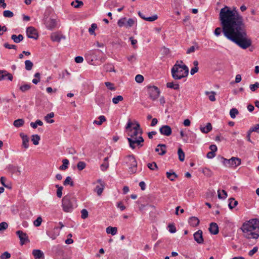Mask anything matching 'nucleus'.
<instances>
[{"label":"nucleus","instance_id":"obj_61","mask_svg":"<svg viewBox=\"0 0 259 259\" xmlns=\"http://www.w3.org/2000/svg\"><path fill=\"white\" fill-rule=\"evenodd\" d=\"M11 254L8 252L6 251L4 252L0 256L1 259H8L10 258Z\"/></svg>","mask_w":259,"mask_h":259},{"label":"nucleus","instance_id":"obj_9","mask_svg":"<svg viewBox=\"0 0 259 259\" xmlns=\"http://www.w3.org/2000/svg\"><path fill=\"white\" fill-rule=\"evenodd\" d=\"M44 23L46 27L50 30H52L56 26V20L55 19L46 17L44 19Z\"/></svg>","mask_w":259,"mask_h":259},{"label":"nucleus","instance_id":"obj_15","mask_svg":"<svg viewBox=\"0 0 259 259\" xmlns=\"http://www.w3.org/2000/svg\"><path fill=\"white\" fill-rule=\"evenodd\" d=\"M32 254L35 259H44L45 258L44 252L39 249L33 250Z\"/></svg>","mask_w":259,"mask_h":259},{"label":"nucleus","instance_id":"obj_26","mask_svg":"<svg viewBox=\"0 0 259 259\" xmlns=\"http://www.w3.org/2000/svg\"><path fill=\"white\" fill-rule=\"evenodd\" d=\"M62 36L57 33H53L51 35V39L53 41L59 42L61 40Z\"/></svg>","mask_w":259,"mask_h":259},{"label":"nucleus","instance_id":"obj_55","mask_svg":"<svg viewBox=\"0 0 259 259\" xmlns=\"http://www.w3.org/2000/svg\"><path fill=\"white\" fill-rule=\"evenodd\" d=\"M158 18V16L156 15H153L151 17H146L144 18V20L149 22H152L156 20Z\"/></svg>","mask_w":259,"mask_h":259},{"label":"nucleus","instance_id":"obj_52","mask_svg":"<svg viewBox=\"0 0 259 259\" xmlns=\"http://www.w3.org/2000/svg\"><path fill=\"white\" fill-rule=\"evenodd\" d=\"M126 18H122L118 21L117 24L119 27L125 26Z\"/></svg>","mask_w":259,"mask_h":259},{"label":"nucleus","instance_id":"obj_63","mask_svg":"<svg viewBox=\"0 0 259 259\" xmlns=\"http://www.w3.org/2000/svg\"><path fill=\"white\" fill-rule=\"evenodd\" d=\"M127 59L128 61L132 63L136 60V55L135 54H133L131 56H127Z\"/></svg>","mask_w":259,"mask_h":259},{"label":"nucleus","instance_id":"obj_54","mask_svg":"<svg viewBox=\"0 0 259 259\" xmlns=\"http://www.w3.org/2000/svg\"><path fill=\"white\" fill-rule=\"evenodd\" d=\"M249 88L252 92H254L257 89L259 88V82H256L254 84H250Z\"/></svg>","mask_w":259,"mask_h":259},{"label":"nucleus","instance_id":"obj_1","mask_svg":"<svg viewBox=\"0 0 259 259\" xmlns=\"http://www.w3.org/2000/svg\"><path fill=\"white\" fill-rule=\"evenodd\" d=\"M219 19L222 28L217 27L214 30V33L217 36L223 32L228 39L243 49L251 46V40L247 36L243 18L235 9L231 10L227 6L222 8Z\"/></svg>","mask_w":259,"mask_h":259},{"label":"nucleus","instance_id":"obj_3","mask_svg":"<svg viewBox=\"0 0 259 259\" xmlns=\"http://www.w3.org/2000/svg\"><path fill=\"white\" fill-rule=\"evenodd\" d=\"M171 72L174 79H181L188 75L189 69L186 65L183 64L182 61H178L171 68Z\"/></svg>","mask_w":259,"mask_h":259},{"label":"nucleus","instance_id":"obj_51","mask_svg":"<svg viewBox=\"0 0 259 259\" xmlns=\"http://www.w3.org/2000/svg\"><path fill=\"white\" fill-rule=\"evenodd\" d=\"M97 28V25L95 23H93L91 25V27L89 29V32L91 34L95 35V30Z\"/></svg>","mask_w":259,"mask_h":259},{"label":"nucleus","instance_id":"obj_12","mask_svg":"<svg viewBox=\"0 0 259 259\" xmlns=\"http://www.w3.org/2000/svg\"><path fill=\"white\" fill-rule=\"evenodd\" d=\"M159 132L162 135L169 136L171 134L172 131L169 125H164L159 128Z\"/></svg>","mask_w":259,"mask_h":259},{"label":"nucleus","instance_id":"obj_44","mask_svg":"<svg viewBox=\"0 0 259 259\" xmlns=\"http://www.w3.org/2000/svg\"><path fill=\"white\" fill-rule=\"evenodd\" d=\"M238 113V111L236 108H232L230 111V115L232 118H235Z\"/></svg>","mask_w":259,"mask_h":259},{"label":"nucleus","instance_id":"obj_53","mask_svg":"<svg viewBox=\"0 0 259 259\" xmlns=\"http://www.w3.org/2000/svg\"><path fill=\"white\" fill-rule=\"evenodd\" d=\"M147 166L149 169L153 170L158 168L157 165L155 162H153L152 163H149L147 164Z\"/></svg>","mask_w":259,"mask_h":259},{"label":"nucleus","instance_id":"obj_8","mask_svg":"<svg viewBox=\"0 0 259 259\" xmlns=\"http://www.w3.org/2000/svg\"><path fill=\"white\" fill-rule=\"evenodd\" d=\"M128 141L129 143L130 147L132 149H135L136 146L142 147L143 144H142L144 142V139L143 137L139 135L138 137V140L137 141H132V139H128Z\"/></svg>","mask_w":259,"mask_h":259},{"label":"nucleus","instance_id":"obj_50","mask_svg":"<svg viewBox=\"0 0 259 259\" xmlns=\"http://www.w3.org/2000/svg\"><path fill=\"white\" fill-rule=\"evenodd\" d=\"M56 187L57 188V196L58 197L61 198L62 195V191L63 190V187L62 186H59L58 185H56Z\"/></svg>","mask_w":259,"mask_h":259},{"label":"nucleus","instance_id":"obj_60","mask_svg":"<svg viewBox=\"0 0 259 259\" xmlns=\"http://www.w3.org/2000/svg\"><path fill=\"white\" fill-rule=\"evenodd\" d=\"M168 228L169 232L171 233H174L177 231L176 227L172 224L168 225Z\"/></svg>","mask_w":259,"mask_h":259},{"label":"nucleus","instance_id":"obj_5","mask_svg":"<svg viewBox=\"0 0 259 259\" xmlns=\"http://www.w3.org/2000/svg\"><path fill=\"white\" fill-rule=\"evenodd\" d=\"M97 51L95 49L88 51L85 55L87 61L91 65H96L97 60Z\"/></svg>","mask_w":259,"mask_h":259},{"label":"nucleus","instance_id":"obj_2","mask_svg":"<svg viewBox=\"0 0 259 259\" xmlns=\"http://www.w3.org/2000/svg\"><path fill=\"white\" fill-rule=\"evenodd\" d=\"M244 237L257 239L259 237V220L251 219L244 223L241 227Z\"/></svg>","mask_w":259,"mask_h":259},{"label":"nucleus","instance_id":"obj_25","mask_svg":"<svg viewBox=\"0 0 259 259\" xmlns=\"http://www.w3.org/2000/svg\"><path fill=\"white\" fill-rule=\"evenodd\" d=\"M98 195H101L105 186V183L101 180H98Z\"/></svg>","mask_w":259,"mask_h":259},{"label":"nucleus","instance_id":"obj_58","mask_svg":"<svg viewBox=\"0 0 259 259\" xmlns=\"http://www.w3.org/2000/svg\"><path fill=\"white\" fill-rule=\"evenodd\" d=\"M135 80L138 83H141L144 80V77L142 75L138 74L135 77Z\"/></svg>","mask_w":259,"mask_h":259},{"label":"nucleus","instance_id":"obj_45","mask_svg":"<svg viewBox=\"0 0 259 259\" xmlns=\"http://www.w3.org/2000/svg\"><path fill=\"white\" fill-rule=\"evenodd\" d=\"M222 193H223V196H222L221 194V190H219L218 191V198L219 199H225L227 198V192L224 190H223L222 191Z\"/></svg>","mask_w":259,"mask_h":259},{"label":"nucleus","instance_id":"obj_13","mask_svg":"<svg viewBox=\"0 0 259 259\" xmlns=\"http://www.w3.org/2000/svg\"><path fill=\"white\" fill-rule=\"evenodd\" d=\"M194 240L199 244L203 243V238L202 236V231L200 230H198L194 234Z\"/></svg>","mask_w":259,"mask_h":259},{"label":"nucleus","instance_id":"obj_14","mask_svg":"<svg viewBox=\"0 0 259 259\" xmlns=\"http://www.w3.org/2000/svg\"><path fill=\"white\" fill-rule=\"evenodd\" d=\"M6 77L11 81L13 78V75L11 73H8L6 70H0V81L6 79Z\"/></svg>","mask_w":259,"mask_h":259},{"label":"nucleus","instance_id":"obj_38","mask_svg":"<svg viewBox=\"0 0 259 259\" xmlns=\"http://www.w3.org/2000/svg\"><path fill=\"white\" fill-rule=\"evenodd\" d=\"M139 134L140 135V133L138 131H134L132 129H130L128 131V136L130 137H139Z\"/></svg>","mask_w":259,"mask_h":259},{"label":"nucleus","instance_id":"obj_29","mask_svg":"<svg viewBox=\"0 0 259 259\" xmlns=\"http://www.w3.org/2000/svg\"><path fill=\"white\" fill-rule=\"evenodd\" d=\"M229 207L230 209H232L233 208H234L237 204L238 202L237 201L235 200L234 198H230L229 199Z\"/></svg>","mask_w":259,"mask_h":259},{"label":"nucleus","instance_id":"obj_11","mask_svg":"<svg viewBox=\"0 0 259 259\" xmlns=\"http://www.w3.org/2000/svg\"><path fill=\"white\" fill-rule=\"evenodd\" d=\"M17 235L18 236L21 244H24L27 242H29L28 237L25 233L22 231L19 230L16 232Z\"/></svg>","mask_w":259,"mask_h":259},{"label":"nucleus","instance_id":"obj_4","mask_svg":"<svg viewBox=\"0 0 259 259\" xmlns=\"http://www.w3.org/2000/svg\"><path fill=\"white\" fill-rule=\"evenodd\" d=\"M77 206L76 199L72 194L67 195L62 199V207L65 212H71Z\"/></svg>","mask_w":259,"mask_h":259},{"label":"nucleus","instance_id":"obj_35","mask_svg":"<svg viewBox=\"0 0 259 259\" xmlns=\"http://www.w3.org/2000/svg\"><path fill=\"white\" fill-rule=\"evenodd\" d=\"M63 164L59 167L60 170H65L68 168V165L69 164V160L67 159H64L62 160Z\"/></svg>","mask_w":259,"mask_h":259},{"label":"nucleus","instance_id":"obj_43","mask_svg":"<svg viewBox=\"0 0 259 259\" xmlns=\"http://www.w3.org/2000/svg\"><path fill=\"white\" fill-rule=\"evenodd\" d=\"M63 185L65 186L70 185L71 186H73V182L72 181L71 178L69 176L66 177V179L63 182Z\"/></svg>","mask_w":259,"mask_h":259},{"label":"nucleus","instance_id":"obj_33","mask_svg":"<svg viewBox=\"0 0 259 259\" xmlns=\"http://www.w3.org/2000/svg\"><path fill=\"white\" fill-rule=\"evenodd\" d=\"M54 117V113L53 112H51L48 114L45 117V119L48 123H53L54 120L53 119L49 120L50 118H53Z\"/></svg>","mask_w":259,"mask_h":259},{"label":"nucleus","instance_id":"obj_62","mask_svg":"<svg viewBox=\"0 0 259 259\" xmlns=\"http://www.w3.org/2000/svg\"><path fill=\"white\" fill-rule=\"evenodd\" d=\"M81 217L83 219H85L88 218V212L85 209H83L81 211Z\"/></svg>","mask_w":259,"mask_h":259},{"label":"nucleus","instance_id":"obj_7","mask_svg":"<svg viewBox=\"0 0 259 259\" xmlns=\"http://www.w3.org/2000/svg\"><path fill=\"white\" fill-rule=\"evenodd\" d=\"M125 161L128 165L130 164V163H133V167H129V171L131 174L135 173L137 170V163L135 157L134 156V155H131L126 156L125 158Z\"/></svg>","mask_w":259,"mask_h":259},{"label":"nucleus","instance_id":"obj_17","mask_svg":"<svg viewBox=\"0 0 259 259\" xmlns=\"http://www.w3.org/2000/svg\"><path fill=\"white\" fill-rule=\"evenodd\" d=\"M209 231L211 234L216 235L219 233V227L218 225L215 223H211L210 224Z\"/></svg>","mask_w":259,"mask_h":259},{"label":"nucleus","instance_id":"obj_23","mask_svg":"<svg viewBox=\"0 0 259 259\" xmlns=\"http://www.w3.org/2000/svg\"><path fill=\"white\" fill-rule=\"evenodd\" d=\"M200 130L203 133L207 134L212 130V126L210 123H207L205 127H200Z\"/></svg>","mask_w":259,"mask_h":259},{"label":"nucleus","instance_id":"obj_10","mask_svg":"<svg viewBox=\"0 0 259 259\" xmlns=\"http://www.w3.org/2000/svg\"><path fill=\"white\" fill-rule=\"evenodd\" d=\"M26 33L29 38L34 39H37L38 38L37 30L33 27H28L26 29Z\"/></svg>","mask_w":259,"mask_h":259},{"label":"nucleus","instance_id":"obj_16","mask_svg":"<svg viewBox=\"0 0 259 259\" xmlns=\"http://www.w3.org/2000/svg\"><path fill=\"white\" fill-rule=\"evenodd\" d=\"M166 146L165 144H159L157 145V147L156 148L155 151L157 152L160 151V152L159 153V155H163L166 152Z\"/></svg>","mask_w":259,"mask_h":259},{"label":"nucleus","instance_id":"obj_37","mask_svg":"<svg viewBox=\"0 0 259 259\" xmlns=\"http://www.w3.org/2000/svg\"><path fill=\"white\" fill-rule=\"evenodd\" d=\"M221 161L223 163V164L227 167H231V160L230 159H227L223 157H221Z\"/></svg>","mask_w":259,"mask_h":259},{"label":"nucleus","instance_id":"obj_27","mask_svg":"<svg viewBox=\"0 0 259 259\" xmlns=\"http://www.w3.org/2000/svg\"><path fill=\"white\" fill-rule=\"evenodd\" d=\"M166 175L167 178L171 181H174L178 177V175L172 171L166 172Z\"/></svg>","mask_w":259,"mask_h":259},{"label":"nucleus","instance_id":"obj_30","mask_svg":"<svg viewBox=\"0 0 259 259\" xmlns=\"http://www.w3.org/2000/svg\"><path fill=\"white\" fill-rule=\"evenodd\" d=\"M205 94L206 95L208 96L209 99L211 101L213 102V101H215V93L214 92H213V91H211V92L206 91L205 92Z\"/></svg>","mask_w":259,"mask_h":259},{"label":"nucleus","instance_id":"obj_64","mask_svg":"<svg viewBox=\"0 0 259 259\" xmlns=\"http://www.w3.org/2000/svg\"><path fill=\"white\" fill-rule=\"evenodd\" d=\"M252 132H256L259 133V124H256L254 127H252L249 129Z\"/></svg>","mask_w":259,"mask_h":259},{"label":"nucleus","instance_id":"obj_47","mask_svg":"<svg viewBox=\"0 0 259 259\" xmlns=\"http://www.w3.org/2000/svg\"><path fill=\"white\" fill-rule=\"evenodd\" d=\"M135 20L133 18H130L126 22L125 27L126 28H129L133 26V25L135 23Z\"/></svg>","mask_w":259,"mask_h":259},{"label":"nucleus","instance_id":"obj_18","mask_svg":"<svg viewBox=\"0 0 259 259\" xmlns=\"http://www.w3.org/2000/svg\"><path fill=\"white\" fill-rule=\"evenodd\" d=\"M108 157L107 156L103 159L102 163L100 164V169L102 171H105L109 167Z\"/></svg>","mask_w":259,"mask_h":259},{"label":"nucleus","instance_id":"obj_39","mask_svg":"<svg viewBox=\"0 0 259 259\" xmlns=\"http://www.w3.org/2000/svg\"><path fill=\"white\" fill-rule=\"evenodd\" d=\"M25 69L26 70H31L33 67V64L30 60H26L25 61Z\"/></svg>","mask_w":259,"mask_h":259},{"label":"nucleus","instance_id":"obj_46","mask_svg":"<svg viewBox=\"0 0 259 259\" xmlns=\"http://www.w3.org/2000/svg\"><path fill=\"white\" fill-rule=\"evenodd\" d=\"M86 166V164L83 161H79L77 164V168L79 170H82Z\"/></svg>","mask_w":259,"mask_h":259},{"label":"nucleus","instance_id":"obj_59","mask_svg":"<svg viewBox=\"0 0 259 259\" xmlns=\"http://www.w3.org/2000/svg\"><path fill=\"white\" fill-rule=\"evenodd\" d=\"M42 222V219L40 217H38L36 220L34 221V225L36 227H39Z\"/></svg>","mask_w":259,"mask_h":259},{"label":"nucleus","instance_id":"obj_28","mask_svg":"<svg viewBox=\"0 0 259 259\" xmlns=\"http://www.w3.org/2000/svg\"><path fill=\"white\" fill-rule=\"evenodd\" d=\"M117 228L116 227H113L109 226L106 228V232L107 234H110L114 235L117 233Z\"/></svg>","mask_w":259,"mask_h":259},{"label":"nucleus","instance_id":"obj_24","mask_svg":"<svg viewBox=\"0 0 259 259\" xmlns=\"http://www.w3.org/2000/svg\"><path fill=\"white\" fill-rule=\"evenodd\" d=\"M23 38L24 37L22 34H19L18 35L13 34L11 36V39L16 43L20 42L23 40Z\"/></svg>","mask_w":259,"mask_h":259},{"label":"nucleus","instance_id":"obj_42","mask_svg":"<svg viewBox=\"0 0 259 259\" xmlns=\"http://www.w3.org/2000/svg\"><path fill=\"white\" fill-rule=\"evenodd\" d=\"M123 100V98L121 95H118L114 97L112 99V102L114 104H118L120 101H122Z\"/></svg>","mask_w":259,"mask_h":259},{"label":"nucleus","instance_id":"obj_6","mask_svg":"<svg viewBox=\"0 0 259 259\" xmlns=\"http://www.w3.org/2000/svg\"><path fill=\"white\" fill-rule=\"evenodd\" d=\"M147 89L149 98L152 100L155 101L159 97L160 91L157 87L149 85L147 87Z\"/></svg>","mask_w":259,"mask_h":259},{"label":"nucleus","instance_id":"obj_48","mask_svg":"<svg viewBox=\"0 0 259 259\" xmlns=\"http://www.w3.org/2000/svg\"><path fill=\"white\" fill-rule=\"evenodd\" d=\"M3 15L5 17L11 18L14 16V14L9 10H5L3 12Z\"/></svg>","mask_w":259,"mask_h":259},{"label":"nucleus","instance_id":"obj_31","mask_svg":"<svg viewBox=\"0 0 259 259\" xmlns=\"http://www.w3.org/2000/svg\"><path fill=\"white\" fill-rule=\"evenodd\" d=\"M24 120L23 119H18L14 121L13 124L16 127H19L23 125Z\"/></svg>","mask_w":259,"mask_h":259},{"label":"nucleus","instance_id":"obj_19","mask_svg":"<svg viewBox=\"0 0 259 259\" xmlns=\"http://www.w3.org/2000/svg\"><path fill=\"white\" fill-rule=\"evenodd\" d=\"M8 169L12 174H15L17 176H19L21 174V170L18 166H14L13 165H9Z\"/></svg>","mask_w":259,"mask_h":259},{"label":"nucleus","instance_id":"obj_32","mask_svg":"<svg viewBox=\"0 0 259 259\" xmlns=\"http://www.w3.org/2000/svg\"><path fill=\"white\" fill-rule=\"evenodd\" d=\"M194 67L191 69L190 73L192 75H194L195 73L198 71V62L197 61H194L193 62Z\"/></svg>","mask_w":259,"mask_h":259},{"label":"nucleus","instance_id":"obj_21","mask_svg":"<svg viewBox=\"0 0 259 259\" xmlns=\"http://www.w3.org/2000/svg\"><path fill=\"white\" fill-rule=\"evenodd\" d=\"M22 139V146L25 148V149H27L29 147V138L27 135H24L23 134H21L20 135Z\"/></svg>","mask_w":259,"mask_h":259},{"label":"nucleus","instance_id":"obj_40","mask_svg":"<svg viewBox=\"0 0 259 259\" xmlns=\"http://www.w3.org/2000/svg\"><path fill=\"white\" fill-rule=\"evenodd\" d=\"M179 84H174L173 82H167L166 83V87L168 88L174 89V90H178L179 89Z\"/></svg>","mask_w":259,"mask_h":259},{"label":"nucleus","instance_id":"obj_22","mask_svg":"<svg viewBox=\"0 0 259 259\" xmlns=\"http://www.w3.org/2000/svg\"><path fill=\"white\" fill-rule=\"evenodd\" d=\"M199 220L196 217H192L189 220V224L192 227H196L199 224Z\"/></svg>","mask_w":259,"mask_h":259},{"label":"nucleus","instance_id":"obj_56","mask_svg":"<svg viewBox=\"0 0 259 259\" xmlns=\"http://www.w3.org/2000/svg\"><path fill=\"white\" fill-rule=\"evenodd\" d=\"M132 130H133L134 131H138V132H139V133H140V135L141 136V135L142 134V130L141 128L140 125L139 123L136 122V125L133 127Z\"/></svg>","mask_w":259,"mask_h":259},{"label":"nucleus","instance_id":"obj_49","mask_svg":"<svg viewBox=\"0 0 259 259\" xmlns=\"http://www.w3.org/2000/svg\"><path fill=\"white\" fill-rule=\"evenodd\" d=\"M31 88V85L30 84H24L23 85H21L20 87V90L23 92H25L27 91H28L29 90H30V89Z\"/></svg>","mask_w":259,"mask_h":259},{"label":"nucleus","instance_id":"obj_57","mask_svg":"<svg viewBox=\"0 0 259 259\" xmlns=\"http://www.w3.org/2000/svg\"><path fill=\"white\" fill-rule=\"evenodd\" d=\"M203 173L206 176L210 177L212 176V171L208 168H205L203 170Z\"/></svg>","mask_w":259,"mask_h":259},{"label":"nucleus","instance_id":"obj_20","mask_svg":"<svg viewBox=\"0 0 259 259\" xmlns=\"http://www.w3.org/2000/svg\"><path fill=\"white\" fill-rule=\"evenodd\" d=\"M231 167H236L241 164V159L238 157H232L230 158Z\"/></svg>","mask_w":259,"mask_h":259},{"label":"nucleus","instance_id":"obj_41","mask_svg":"<svg viewBox=\"0 0 259 259\" xmlns=\"http://www.w3.org/2000/svg\"><path fill=\"white\" fill-rule=\"evenodd\" d=\"M71 5L75 8H78L82 6L83 5V2L81 1L75 0V2H72Z\"/></svg>","mask_w":259,"mask_h":259},{"label":"nucleus","instance_id":"obj_36","mask_svg":"<svg viewBox=\"0 0 259 259\" xmlns=\"http://www.w3.org/2000/svg\"><path fill=\"white\" fill-rule=\"evenodd\" d=\"M40 139V137L38 135H33L32 136L31 141L35 145H37L39 144Z\"/></svg>","mask_w":259,"mask_h":259},{"label":"nucleus","instance_id":"obj_34","mask_svg":"<svg viewBox=\"0 0 259 259\" xmlns=\"http://www.w3.org/2000/svg\"><path fill=\"white\" fill-rule=\"evenodd\" d=\"M179 159L181 161H184L185 159V153L181 148H179L178 151Z\"/></svg>","mask_w":259,"mask_h":259}]
</instances>
